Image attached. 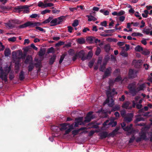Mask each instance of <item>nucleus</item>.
<instances>
[{
    "instance_id": "obj_1",
    "label": "nucleus",
    "mask_w": 152,
    "mask_h": 152,
    "mask_svg": "<svg viewBox=\"0 0 152 152\" xmlns=\"http://www.w3.org/2000/svg\"><path fill=\"white\" fill-rule=\"evenodd\" d=\"M117 93L115 92V89H112V92H110L109 90H107L106 91V94L107 96V98L106 101L104 102L103 104L104 105L107 103L108 105L110 107H112L114 104V101L113 99V96H112L115 94H117Z\"/></svg>"
},
{
    "instance_id": "obj_2",
    "label": "nucleus",
    "mask_w": 152,
    "mask_h": 152,
    "mask_svg": "<svg viewBox=\"0 0 152 152\" xmlns=\"http://www.w3.org/2000/svg\"><path fill=\"white\" fill-rule=\"evenodd\" d=\"M60 126L61 127L60 128V130L62 131L64 130H65L64 135L69 134L74 129V124H72L70 125L69 124L67 123H64L60 124Z\"/></svg>"
},
{
    "instance_id": "obj_3",
    "label": "nucleus",
    "mask_w": 152,
    "mask_h": 152,
    "mask_svg": "<svg viewBox=\"0 0 152 152\" xmlns=\"http://www.w3.org/2000/svg\"><path fill=\"white\" fill-rule=\"evenodd\" d=\"M65 16H61L56 18H53L51 21L50 26H53L61 24L64 21L66 18Z\"/></svg>"
},
{
    "instance_id": "obj_4",
    "label": "nucleus",
    "mask_w": 152,
    "mask_h": 152,
    "mask_svg": "<svg viewBox=\"0 0 152 152\" xmlns=\"http://www.w3.org/2000/svg\"><path fill=\"white\" fill-rule=\"evenodd\" d=\"M40 25V23L38 22H34L32 21H28L24 24L19 26L18 28H25L27 27H34Z\"/></svg>"
},
{
    "instance_id": "obj_5",
    "label": "nucleus",
    "mask_w": 152,
    "mask_h": 152,
    "mask_svg": "<svg viewBox=\"0 0 152 152\" xmlns=\"http://www.w3.org/2000/svg\"><path fill=\"white\" fill-rule=\"evenodd\" d=\"M139 135L143 140L147 141L149 140L151 142H152V132H149L148 133L149 137H147L146 132L143 131H142L141 132H139Z\"/></svg>"
},
{
    "instance_id": "obj_6",
    "label": "nucleus",
    "mask_w": 152,
    "mask_h": 152,
    "mask_svg": "<svg viewBox=\"0 0 152 152\" xmlns=\"http://www.w3.org/2000/svg\"><path fill=\"white\" fill-rule=\"evenodd\" d=\"M136 83L135 82L129 84L128 88L129 89L130 92L133 96H134L137 94L136 88Z\"/></svg>"
},
{
    "instance_id": "obj_7",
    "label": "nucleus",
    "mask_w": 152,
    "mask_h": 152,
    "mask_svg": "<svg viewBox=\"0 0 152 152\" xmlns=\"http://www.w3.org/2000/svg\"><path fill=\"white\" fill-rule=\"evenodd\" d=\"M124 130L128 132L127 135H129L133 133L135 131V130L132 128V124H130L129 126H128L124 128Z\"/></svg>"
},
{
    "instance_id": "obj_8",
    "label": "nucleus",
    "mask_w": 152,
    "mask_h": 152,
    "mask_svg": "<svg viewBox=\"0 0 152 152\" xmlns=\"http://www.w3.org/2000/svg\"><path fill=\"white\" fill-rule=\"evenodd\" d=\"M38 6L39 7H41L42 8H45L47 7H50L54 6L53 4L51 3H47L43 4V2L41 1H39L38 3Z\"/></svg>"
},
{
    "instance_id": "obj_9",
    "label": "nucleus",
    "mask_w": 152,
    "mask_h": 152,
    "mask_svg": "<svg viewBox=\"0 0 152 152\" xmlns=\"http://www.w3.org/2000/svg\"><path fill=\"white\" fill-rule=\"evenodd\" d=\"M7 74L3 72L2 67L0 66V78L6 82L7 80Z\"/></svg>"
},
{
    "instance_id": "obj_10",
    "label": "nucleus",
    "mask_w": 152,
    "mask_h": 152,
    "mask_svg": "<svg viewBox=\"0 0 152 152\" xmlns=\"http://www.w3.org/2000/svg\"><path fill=\"white\" fill-rule=\"evenodd\" d=\"M93 113V112L90 111L87 113L86 116L85 118V120L84 121L85 123L89 122L92 119L94 118V116L92 115Z\"/></svg>"
},
{
    "instance_id": "obj_11",
    "label": "nucleus",
    "mask_w": 152,
    "mask_h": 152,
    "mask_svg": "<svg viewBox=\"0 0 152 152\" xmlns=\"http://www.w3.org/2000/svg\"><path fill=\"white\" fill-rule=\"evenodd\" d=\"M138 71L133 69H130L129 72V77L130 78H133L136 77L137 76Z\"/></svg>"
},
{
    "instance_id": "obj_12",
    "label": "nucleus",
    "mask_w": 152,
    "mask_h": 152,
    "mask_svg": "<svg viewBox=\"0 0 152 152\" xmlns=\"http://www.w3.org/2000/svg\"><path fill=\"white\" fill-rule=\"evenodd\" d=\"M133 117V113H128L126 114L124 118V121L127 122H129L132 120Z\"/></svg>"
},
{
    "instance_id": "obj_13",
    "label": "nucleus",
    "mask_w": 152,
    "mask_h": 152,
    "mask_svg": "<svg viewBox=\"0 0 152 152\" xmlns=\"http://www.w3.org/2000/svg\"><path fill=\"white\" fill-rule=\"evenodd\" d=\"M142 63V61L141 60H139L137 61L134 60L133 61L132 64L134 65L135 67L137 68H140Z\"/></svg>"
},
{
    "instance_id": "obj_14",
    "label": "nucleus",
    "mask_w": 152,
    "mask_h": 152,
    "mask_svg": "<svg viewBox=\"0 0 152 152\" xmlns=\"http://www.w3.org/2000/svg\"><path fill=\"white\" fill-rule=\"evenodd\" d=\"M6 27L9 29H11L15 27V25L13 24L12 20H10L7 23H4Z\"/></svg>"
},
{
    "instance_id": "obj_15",
    "label": "nucleus",
    "mask_w": 152,
    "mask_h": 152,
    "mask_svg": "<svg viewBox=\"0 0 152 152\" xmlns=\"http://www.w3.org/2000/svg\"><path fill=\"white\" fill-rule=\"evenodd\" d=\"M112 69L110 67H108L107 68L104 72V75L103 76L102 78L104 79L110 75L111 73Z\"/></svg>"
},
{
    "instance_id": "obj_16",
    "label": "nucleus",
    "mask_w": 152,
    "mask_h": 152,
    "mask_svg": "<svg viewBox=\"0 0 152 152\" xmlns=\"http://www.w3.org/2000/svg\"><path fill=\"white\" fill-rule=\"evenodd\" d=\"M130 104V103L129 101H126L123 104L122 107L124 108L130 110L132 108V106H129Z\"/></svg>"
},
{
    "instance_id": "obj_17",
    "label": "nucleus",
    "mask_w": 152,
    "mask_h": 152,
    "mask_svg": "<svg viewBox=\"0 0 152 152\" xmlns=\"http://www.w3.org/2000/svg\"><path fill=\"white\" fill-rule=\"evenodd\" d=\"M34 60L35 61L37 62V63L34 64V65L36 68H39L38 71H39L40 70V69L42 67L41 60H39L37 58H35Z\"/></svg>"
},
{
    "instance_id": "obj_18",
    "label": "nucleus",
    "mask_w": 152,
    "mask_h": 152,
    "mask_svg": "<svg viewBox=\"0 0 152 152\" xmlns=\"http://www.w3.org/2000/svg\"><path fill=\"white\" fill-rule=\"evenodd\" d=\"M93 55V53L92 51H89L86 56H85V57H83L82 58V61H84L85 60L90 59L92 57Z\"/></svg>"
},
{
    "instance_id": "obj_19",
    "label": "nucleus",
    "mask_w": 152,
    "mask_h": 152,
    "mask_svg": "<svg viewBox=\"0 0 152 152\" xmlns=\"http://www.w3.org/2000/svg\"><path fill=\"white\" fill-rule=\"evenodd\" d=\"M99 136H100V138L101 139L105 138L107 137L110 136L109 135V134H108L107 132H101L99 134Z\"/></svg>"
},
{
    "instance_id": "obj_20",
    "label": "nucleus",
    "mask_w": 152,
    "mask_h": 152,
    "mask_svg": "<svg viewBox=\"0 0 152 152\" xmlns=\"http://www.w3.org/2000/svg\"><path fill=\"white\" fill-rule=\"evenodd\" d=\"M145 88V86L144 83L140 85L138 87L136 88L137 93L140 91H143Z\"/></svg>"
},
{
    "instance_id": "obj_21",
    "label": "nucleus",
    "mask_w": 152,
    "mask_h": 152,
    "mask_svg": "<svg viewBox=\"0 0 152 152\" xmlns=\"http://www.w3.org/2000/svg\"><path fill=\"white\" fill-rule=\"evenodd\" d=\"M86 17L88 18V20L90 22L92 21H95L97 20V19L94 16L92 15L91 14L89 15H87Z\"/></svg>"
},
{
    "instance_id": "obj_22",
    "label": "nucleus",
    "mask_w": 152,
    "mask_h": 152,
    "mask_svg": "<svg viewBox=\"0 0 152 152\" xmlns=\"http://www.w3.org/2000/svg\"><path fill=\"white\" fill-rule=\"evenodd\" d=\"M23 9V12L24 13H28L29 12V9L26 5L23 6L21 8Z\"/></svg>"
},
{
    "instance_id": "obj_23",
    "label": "nucleus",
    "mask_w": 152,
    "mask_h": 152,
    "mask_svg": "<svg viewBox=\"0 0 152 152\" xmlns=\"http://www.w3.org/2000/svg\"><path fill=\"white\" fill-rule=\"evenodd\" d=\"M11 50L8 48H6L4 51V54L5 56L8 57L11 55Z\"/></svg>"
},
{
    "instance_id": "obj_24",
    "label": "nucleus",
    "mask_w": 152,
    "mask_h": 152,
    "mask_svg": "<svg viewBox=\"0 0 152 152\" xmlns=\"http://www.w3.org/2000/svg\"><path fill=\"white\" fill-rule=\"evenodd\" d=\"M78 57L79 58H81V60L83 57H85L84 56L85 52L83 50H81L78 53H76Z\"/></svg>"
},
{
    "instance_id": "obj_25",
    "label": "nucleus",
    "mask_w": 152,
    "mask_h": 152,
    "mask_svg": "<svg viewBox=\"0 0 152 152\" xmlns=\"http://www.w3.org/2000/svg\"><path fill=\"white\" fill-rule=\"evenodd\" d=\"M83 117H80L75 119V121L79 124H81L82 125H84L85 123L83 121Z\"/></svg>"
},
{
    "instance_id": "obj_26",
    "label": "nucleus",
    "mask_w": 152,
    "mask_h": 152,
    "mask_svg": "<svg viewBox=\"0 0 152 152\" xmlns=\"http://www.w3.org/2000/svg\"><path fill=\"white\" fill-rule=\"evenodd\" d=\"M119 127H117L115 129L113 130L112 132L110 133L109 134V135L110 136H114L116 134L118 130H119Z\"/></svg>"
},
{
    "instance_id": "obj_27",
    "label": "nucleus",
    "mask_w": 152,
    "mask_h": 152,
    "mask_svg": "<svg viewBox=\"0 0 152 152\" xmlns=\"http://www.w3.org/2000/svg\"><path fill=\"white\" fill-rule=\"evenodd\" d=\"M24 78V72L23 71H21L19 74V79L20 80L22 81L23 80Z\"/></svg>"
},
{
    "instance_id": "obj_28",
    "label": "nucleus",
    "mask_w": 152,
    "mask_h": 152,
    "mask_svg": "<svg viewBox=\"0 0 152 152\" xmlns=\"http://www.w3.org/2000/svg\"><path fill=\"white\" fill-rule=\"evenodd\" d=\"M104 49L105 51L107 53H109L110 49V45L109 44L105 45L104 46Z\"/></svg>"
},
{
    "instance_id": "obj_29",
    "label": "nucleus",
    "mask_w": 152,
    "mask_h": 152,
    "mask_svg": "<svg viewBox=\"0 0 152 152\" xmlns=\"http://www.w3.org/2000/svg\"><path fill=\"white\" fill-rule=\"evenodd\" d=\"M56 59V56L53 55L50 58L49 61V64L50 65H52L54 63Z\"/></svg>"
},
{
    "instance_id": "obj_30",
    "label": "nucleus",
    "mask_w": 152,
    "mask_h": 152,
    "mask_svg": "<svg viewBox=\"0 0 152 152\" xmlns=\"http://www.w3.org/2000/svg\"><path fill=\"white\" fill-rule=\"evenodd\" d=\"M132 36L133 37H142L143 34L141 33L138 32H134L132 33L131 34Z\"/></svg>"
},
{
    "instance_id": "obj_31",
    "label": "nucleus",
    "mask_w": 152,
    "mask_h": 152,
    "mask_svg": "<svg viewBox=\"0 0 152 152\" xmlns=\"http://www.w3.org/2000/svg\"><path fill=\"white\" fill-rule=\"evenodd\" d=\"M110 59V57L108 56H106L104 59L103 63L104 65H106L107 61Z\"/></svg>"
},
{
    "instance_id": "obj_32",
    "label": "nucleus",
    "mask_w": 152,
    "mask_h": 152,
    "mask_svg": "<svg viewBox=\"0 0 152 152\" xmlns=\"http://www.w3.org/2000/svg\"><path fill=\"white\" fill-rule=\"evenodd\" d=\"M77 43L80 44H83L85 42V39L83 38H79L77 40Z\"/></svg>"
},
{
    "instance_id": "obj_33",
    "label": "nucleus",
    "mask_w": 152,
    "mask_h": 152,
    "mask_svg": "<svg viewBox=\"0 0 152 152\" xmlns=\"http://www.w3.org/2000/svg\"><path fill=\"white\" fill-rule=\"evenodd\" d=\"M51 129L54 132H57L59 129L60 130V128L58 126H53L51 127Z\"/></svg>"
},
{
    "instance_id": "obj_34",
    "label": "nucleus",
    "mask_w": 152,
    "mask_h": 152,
    "mask_svg": "<svg viewBox=\"0 0 152 152\" xmlns=\"http://www.w3.org/2000/svg\"><path fill=\"white\" fill-rule=\"evenodd\" d=\"M135 50L137 52H140L143 50V48L140 46L138 45L135 48Z\"/></svg>"
},
{
    "instance_id": "obj_35",
    "label": "nucleus",
    "mask_w": 152,
    "mask_h": 152,
    "mask_svg": "<svg viewBox=\"0 0 152 152\" xmlns=\"http://www.w3.org/2000/svg\"><path fill=\"white\" fill-rule=\"evenodd\" d=\"M95 39V37H88L87 39V40L90 43H92L93 42V41Z\"/></svg>"
},
{
    "instance_id": "obj_36",
    "label": "nucleus",
    "mask_w": 152,
    "mask_h": 152,
    "mask_svg": "<svg viewBox=\"0 0 152 152\" xmlns=\"http://www.w3.org/2000/svg\"><path fill=\"white\" fill-rule=\"evenodd\" d=\"M150 29L149 28L144 29L142 31V33L146 35H148L150 33Z\"/></svg>"
},
{
    "instance_id": "obj_37",
    "label": "nucleus",
    "mask_w": 152,
    "mask_h": 152,
    "mask_svg": "<svg viewBox=\"0 0 152 152\" xmlns=\"http://www.w3.org/2000/svg\"><path fill=\"white\" fill-rule=\"evenodd\" d=\"M52 19H53V17H49L48 19H46L43 22V23H47L50 22V23L51 21L52 20Z\"/></svg>"
},
{
    "instance_id": "obj_38",
    "label": "nucleus",
    "mask_w": 152,
    "mask_h": 152,
    "mask_svg": "<svg viewBox=\"0 0 152 152\" xmlns=\"http://www.w3.org/2000/svg\"><path fill=\"white\" fill-rule=\"evenodd\" d=\"M144 119L142 118L141 117H139L136 118V119L134 121V122L135 123H137L139 121H144Z\"/></svg>"
},
{
    "instance_id": "obj_39",
    "label": "nucleus",
    "mask_w": 152,
    "mask_h": 152,
    "mask_svg": "<svg viewBox=\"0 0 152 152\" xmlns=\"http://www.w3.org/2000/svg\"><path fill=\"white\" fill-rule=\"evenodd\" d=\"M120 54L124 57H127L128 56L127 53L124 50H122Z\"/></svg>"
},
{
    "instance_id": "obj_40",
    "label": "nucleus",
    "mask_w": 152,
    "mask_h": 152,
    "mask_svg": "<svg viewBox=\"0 0 152 152\" xmlns=\"http://www.w3.org/2000/svg\"><path fill=\"white\" fill-rule=\"evenodd\" d=\"M34 66L33 64L31 63L29 64L28 66V72L31 71L34 68Z\"/></svg>"
},
{
    "instance_id": "obj_41",
    "label": "nucleus",
    "mask_w": 152,
    "mask_h": 152,
    "mask_svg": "<svg viewBox=\"0 0 152 152\" xmlns=\"http://www.w3.org/2000/svg\"><path fill=\"white\" fill-rule=\"evenodd\" d=\"M12 21L13 24H19L21 23V21L18 19L11 20Z\"/></svg>"
},
{
    "instance_id": "obj_42",
    "label": "nucleus",
    "mask_w": 152,
    "mask_h": 152,
    "mask_svg": "<svg viewBox=\"0 0 152 152\" xmlns=\"http://www.w3.org/2000/svg\"><path fill=\"white\" fill-rule=\"evenodd\" d=\"M15 72L17 73L20 69V65L19 63H16L15 64Z\"/></svg>"
},
{
    "instance_id": "obj_43",
    "label": "nucleus",
    "mask_w": 152,
    "mask_h": 152,
    "mask_svg": "<svg viewBox=\"0 0 152 152\" xmlns=\"http://www.w3.org/2000/svg\"><path fill=\"white\" fill-rule=\"evenodd\" d=\"M88 125L90 126H91L90 127L91 128H94L96 129L98 127V126L97 125L94 124L92 123L89 124H88Z\"/></svg>"
},
{
    "instance_id": "obj_44",
    "label": "nucleus",
    "mask_w": 152,
    "mask_h": 152,
    "mask_svg": "<svg viewBox=\"0 0 152 152\" xmlns=\"http://www.w3.org/2000/svg\"><path fill=\"white\" fill-rule=\"evenodd\" d=\"M122 78L120 76H118L114 80V81L115 82H118L122 80Z\"/></svg>"
},
{
    "instance_id": "obj_45",
    "label": "nucleus",
    "mask_w": 152,
    "mask_h": 152,
    "mask_svg": "<svg viewBox=\"0 0 152 152\" xmlns=\"http://www.w3.org/2000/svg\"><path fill=\"white\" fill-rule=\"evenodd\" d=\"M121 114L122 116L124 118L126 114V110H122L121 112Z\"/></svg>"
},
{
    "instance_id": "obj_46",
    "label": "nucleus",
    "mask_w": 152,
    "mask_h": 152,
    "mask_svg": "<svg viewBox=\"0 0 152 152\" xmlns=\"http://www.w3.org/2000/svg\"><path fill=\"white\" fill-rule=\"evenodd\" d=\"M94 62L95 61L94 60H92L91 61H90L89 62L88 64V66H89V67H90V68L92 67L93 65Z\"/></svg>"
},
{
    "instance_id": "obj_47",
    "label": "nucleus",
    "mask_w": 152,
    "mask_h": 152,
    "mask_svg": "<svg viewBox=\"0 0 152 152\" xmlns=\"http://www.w3.org/2000/svg\"><path fill=\"white\" fill-rule=\"evenodd\" d=\"M78 21L77 20H75L72 24V26L73 27H76L78 25Z\"/></svg>"
},
{
    "instance_id": "obj_48",
    "label": "nucleus",
    "mask_w": 152,
    "mask_h": 152,
    "mask_svg": "<svg viewBox=\"0 0 152 152\" xmlns=\"http://www.w3.org/2000/svg\"><path fill=\"white\" fill-rule=\"evenodd\" d=\"M101 52V50L100 48L98 47L97 48L96 50L95 53V54L96 56H98Z\"/></svg>"
},
{
    "instance_id": "obj_49",
    "label": "nucleus",
    "mask_w": 152,
    "mask_h": 152,
    "mask_svg": "<svg viewBox=\"0 0 152 152\" xmlns=\"http://www.w3.org/2000/svg\"><path fill=\"white\" fill-rule=\"evenodd\" d=\"M50 10H45L41 12V14L42 15H44L47 13H50Z\"/></svg>"
},
{
    "instance_id": "obj_50",
    "label": "nucleus",
    "mask_w": 152,
    "mask_h": 152,
    "mask_svg": "<svg viewBox=\"0 0 152 152\" xmlns=\"http://www.w3.org/2000/svg\"><path fill=\"white\" fill-rule=\"evenodd\" d=\"M120 109V106L119 105H115L113 108V110L114 111L119 110Z\"/></svg>"
},
{
    "instance_id": "obj_51",
    "label": "nucleus",
    "mask_w": 152,
    "mask_h": 152,
    "mask_svg": "<svg viewBox=\"0 0 152 152\" xmlns=\"http://www.w3.org/2000/svg\"><path fill=\"white\" fill-rule=\"evenodd\" d=\"M79 132L78 129H76L74 130L72 132V134L74 136H75Z\"/></svg>"
},
{
    "instance_id": "obj_52",
    "label": "nucleus",
    "mask_w": 152,
    "mask_h": 152,
    "mask_svg": "<svg viewBox=\"0 0 152 152\" xmlns=\"http://www.w3.org/2000/svg\"><path fill=\"white\" fill-rule=\"evenodd\" d=\"M16 37H13L12 38H8V40L9 42H14L16 40Z\"/></svg>"
},
{
    "instance_id": "obj_53",
    "label": "nucleus",
    "mask_w": 152,
    "mask_h": 152,
    "mask_svg": "<svg viewBox=\"0 0 152 152\" xmlns=\"http://www.w3.org/2000/svg\"><path fill=\"white\" fill-rule=\"evenodd\" d=\"M134 15L136 17L139 18V19H142L140 15L139 14L138 12H136L134 13Z\"/></svg>"
},
{
    "instance_id": "obj_54",
    "label": "nucleus",
    "mask_w": 152,
    "mask_h": 152,
    "mask_svg": "<svg viewBox=\"0 0 152 152\" xmlns=\"http://www.w3.org/2000/svg\"><path fill=\"white\" fill-rule=\"evenodd\" d=\"M105 65H104V64H103V63L102 65L99 68V70L102 72H103L105 69Z\"/></svg>"
},
{
    "instance_id": "obj_55",
    "label": "nucleus",
    "mask_w": 152,
    "mask_h": 152,
    "mask_svg": "<svg viewBox=\"0 0 152 152\" xmlns=\"http://www.w3.org/2000/svg\"><path fill=\"white\" fill-rule=\"evenodd\" d=\"M36 28L37 29L39 30V31H41L44 32H45V30H44L43 28H41L40 27L37 26L36 27Z\"/></svg>"
},
{
    "instance_id": "obj_56",
    "label": "nucleus",
    "mask_w": 152,
    "mask_h": 152,
    "mask_svg": "<svg viewBox=\"0 0 152 152\" xmlns=\"http://www.w3.org/2000/svg\"><path fill=\"white\" fill-rule=\"evenodd\" d=\"M125 13V12L122 10H121L118 12V16H121L124 15Z\"/></svg>"
},
{
    "instance_id": "obj_57",
    "label": "nucleus",
    "mask_w": 152,
    "mask_h": 152,
    "mask_svg": "<svg viewBox=\"0 0 152 152\" xmlns=\"http://www.w3.org/2000/svg\"><path fill=\"white\" fill-rule=\"evenodd\" d=\"M52 12L53 14H58L60 12V10H56V9L53 10Z\"/></svg>"
},
{
    "instance_id": "obj_58",
    "label": "nucleus",
    "mask_w": 152,
    "mask_h": 152,
    "mask_svg": "<svg viewBox=\"0 0 152 152\" xmlns=\"http://www.w3.org/2000/svg\"><path fill=\"white\" fill-rule=\"evenodd\" d=\"M135 137L134 136V135H133L132 137L130 139V140L129 141V143H131L133 142L134 141V140H135Z\"/></svg>"
},
{
    "instance_id": "obj_59",
    "label": "nucleus",
    "mask_w": 152,
    "mask_h": 152,
    "mask_svg": "<svg viewBox=\"0 0 152 152\" xmlns=\"http://www.w3.org/2000/svg\"><path fill=\"white\" fill-rule=\"evenodd\" d=\"M31 58V57L29 56L27 57L25 61V63L26 64H28Z\"/></svg>"
},
{
    "instance_id": "obj_60",
    "label": "nucleus",
    "mask_w": 152,
    "mask_h": 152,
    "mask_svg": "<svg viewBox=\"0 0 152 152\" xmlns=\"http://www.w3.org/2000/svg\"><path fill=\"white\" fill-rule=\"evenodd\" d=\"M67 28L68 29V32L70 33H71L73 29V28L70 26H67Z\"/></svg>"
},
{
    "instance_id": "obj_61",
    "label": "nucleus",
    "mask_w": 152,
    "mask_h": 152,
    "mask_svg": "<svg viewBox=\"0 0 152 152\" xmlns=\"http://www.w3.org/2000/svg\"><path fill=\"white\" fill-rule=\"evenodd\" d=\"M115 31V29L106 30H105V32L106 33H113Z\"/></svg>"
},
{
    "instance_id": "obj_62",
    "label": "nucleus",
    "mask_w": 152,
    "mask_h": 152,
    "mask_svg": "<svg viewBox=\"0 0 152 152\" xmlns=\"http://www.w3.org/2000/svg\"><path fill=\"white\" fill-rule=\"evenodd\" d=\"M142 138L140 137H138L136 138L135 139L136 141L137 142H140L142 140Z\"/></svg>"
},
{
    "instance_id": "obj_63",
    "label": "nucleus",
    "mask_w": 152,
    "mask_h": 152,
    "mask_svg": "<svg viewBox=\"0 0 152 152\" xmlns=\"http://www.w3.org/2000/svg\"><path fill=\"white\" fill-rule=\"evenodd\" d=\"M64 57L65 56L64 55H62L61 56L59 61V63L60 64H61V63L63 61V60L64 58Z\"/></svg>"
},
{
    "instance_id": "obj_64",
    "label": "nucleus",
    "mask_w": 152,
    "mask_h": 152,
    "mask_svg": "<svg viewBox=\"0 0 152 152\" xmlns=\"http://www.w3.org/2000/svg\"><path fill=\"white\" fill-rule=\"evenodd\" d=\"M101 25L102 26L106 27L107 26V23L106 21H104L102 22L101 23Z\"/></svg>"
}]
</instances>
